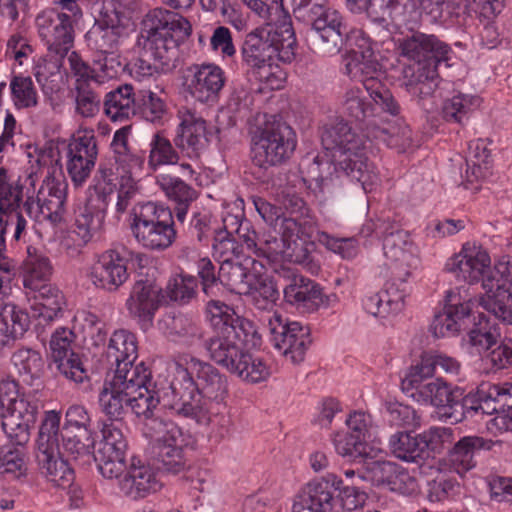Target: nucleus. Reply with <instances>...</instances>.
Returning <instances> with one entry per match:
<instances>
[{"mask_svg":"<svg viewBox=\"0 0 512 512\" xmlns=\"http://www.w3.org/2000/svg\"><path fill=\"white\" fill-rule=\"evenodd\" d=\"M172 401L164 404L176 415L194 419L200 425L210 422L209 403L224 402L229 392L228 377L209 362L195 357L176 362L170 383Z\"/></svg>","mask_w":512,"mask_h":512,"instance_id":"obj_1","label":"nucleus"},{"mask_svg":"<svg viewBox=\"0 0 512 512\" xmlns=\"http://www.w3.org/2000/svg\"><path fill=\"white\" fill-rule=\"evenodd\" d=\"M191 31L190 22L182 15L163 8L150 10L140 24L137 45L141 52L131 64V75L141 81L174 70L178 47Z\"/></svg>","mask_w":512,"mask_h":512,"instance_id":"obj_2","label":"nucleus"},{"mask_svg":"<svg viewBox=\"0 0 512 512\" xmlns=\"http://www.w3.org/2000/svg\"><path fill=\"white\" fill-rule=\"evenodd\" d=\"M295 51L296 38L290 27L281 32L259 27L244 38L242 63L251 78L264 83L269 89H277L282 81L277 60L290 63Z\"/></svg>","mask_w":512,"mask_h":512,"instance_id":"obj_3","label":"nucleus"},{"mask_svg":"<svg viewBox=\"0 0 512 512\" xmlns=\"http://www.w3.org/2000/svg\"><path fill=\"white\" fill-rule=\"evenodd\" d=\"M321 142L326 150L332 152L339 169L351 180L360 183L365 192L371 191L378 183V172L368 161L365 142L347 122L338 120L326 124L321 133Z\"/></svg>","mask_w":512,"mask_h":512,"instance_id":"obj_4","label":"nucleus"},{"mask_svg":"<svg viewBox=\"0 0 512 512\" xmlns=\"http://www.w3.org/2000/svg\"><path fill=\"white\" fill-rule=\"evenodd\" d=\"M348 51L343 58L344 73L352 80L362 82L370 98L395 111L396 99L391 91L378 80L381 65L372 48L371 40L362 30H355L349 37Z\"/></svg>","mask_w":512,"mask_h":512,"instance_id":"obj_5","label":"nucleus"},{"mask_svg":"<svg viewBox=\"0 0 512 512\" xmlns=\"http://www.w3.org/2000/svg\"><path fill=\"white\" fill-rule=\"evenodd\" d=\"M61 415L46 411L36 438V461L40 473L55 487L67 488L74 481V471L63 458L58 439Z\"/></svg>","mask_w":512,"mask_h":512,"instance_id":"obj_6","label":"nucleus"},{"mask_svg":"<svg viewBox=\"0 0 512 512\" xmlns=\"http://www.w3.org/2000/svg\"><path fill=\"white\" fill-rule=\"evenodd\" d=\"M296 145V134L289 125L265 122L251 133L252 161L263 169L281 165L290 159Z\"/></svg>","mask_w":512,"mask_h":512,"instance_id":"obj_7","label":"nucleus"},{"mask_svg":"<svg viewBox=\"0 0 512 512\" xmlns=\"http://www.w3.org/2000/svg\"><path fill=\"white\" fill-rule=\"evenodd\" d=\"M130 227L137 242L150 250H164L176 238L172 212L152 202L142 205L139 213L133 210Z\"/></svg>","mask_w":512,"mask_h":512,"instance_id":"obj_8","label":"nucleus"},{"mask_svg":"<svg viewBox=\"0 0 512 512\" xmlns=\"http://www.w3.org/2000/svg\"><path fill=\"white\" fill-rule=\"evenodd\" d=\"M296 20L311 26L323 54L336 55L344 45H349V37L353 30L347 29L342 15L331 7L328 1L305 12Z\"/></svg>","mask_w":512,"mask_h":512,"instance_id":"obj_9","label":"nucleus"},{"mask_svg":"<svg viewBox=\"0 0 512 512\" xmlns=\"http://www.w3.org/2000/svg\"><path fill=\"white\" fill-rule=\"evenodd\" d=\"M264 322L273 347L292 364L303 362L312 343L310 328L300 322L289 321L278 312L269 315Z\"/></svg>","mask_w":512,"mask_h":512,"instance_id":"obj_10","label":"nucleus"},{"mask_svg":"<svg viewBox=\"0 0 512 512\" xmlns=\"http://www.w3.org/2000/svg\"><path fill=\"white\" fill-rule=\"evenodd\" d=\"M156 434L153 457L158 469L178 474L186 467L184 447L188 444V434L177 424L168 420H154Z\"/></svg>","mask_w":512,"mask_h":512,"instance_id":"obj_11","label":"nucleus"},{"mask_svg":"<svg viewBox=\"0 0 512 512\" xmlns=\"http://www.w3.org/2000/svg\"><path fill=\"white\" fill-rule=\"evenodd\" d=\"M98 157V141L94 129L80 127L65 148V168L75 187L90 178Z\"/></svg>","mask_w":512,"mask_h":512,"instance_id":"obj_12","label":"nucleus"},{"mask_svg":"<svg viewBox=\"0 0 512 512\" xmlns=\"http://www.w3.org/2000/svg\"><path fill=\"white\" fill-rule=\"evenodd\" d=\"M483 289L481 306L495 319L512 324V268L506 263L495 265L484 279Z\"/></svg>","mask_w":512,"mask_h":512,"instance_id":"obj_13","label":"nucleus"},{"mask_svg":"<svg viewBox=\"0 0 512 512\" xmlns=\"http://www.w3.org/2000/svg\"><path fill=\"white\" fill-rule=\"evenodd\" d=\"M420 13L431 23L453 22L461 15L474 12L490 19L500 8L498 0H417Z\"/></svg>","mask_w":512,"mask_h":512,"instance_id":"obj_14","label":"nucleus"},{"mask_svg":"<svg viewBox=\"0 0 512 512\" xmlns=\"http://www.w3.org/2000/svg\"><path fill=\"white\" fill-rule=\"evenodd\" d=\"M129 373L138 374L137 379L133 377L129 380V391L128 394V408H130L137 417H143L148 420L147 424L153 430V421L162 420L155 416V410L159 404L162 403L163 407L170 409L164 404V396L168 394L167 401H172L171 389L163 392L160 395L159 391L151 388V372L145 366L144 362H139L135 369H132Z\"/></svg>","mask_w":512,"mask_h":512,"instance_id":"obj_15","label":"nucleus"},{"mask_svg":"<svg viewBox=\"0 0 512 512\" xmlns=\"http://www.w3.org/2000/svg\"><path fill=\"white\" fill-rule=\"evenodd\" d=\"M398 50L402 57L414 61L415 65H441L451 59L452 50L433 34L413 31L398 40Z\"/></svg>","mask_w":512,"mask_h":512,"instance_id":"obj_16","label":"nucleus"},{"mask_svg":"<svg viewBox=\"0 0 512 512\" xmlns=\"http://www.w3.org/2000/svg\"><path fill=\"white\" fill-rule=\"evenodd\" d=\"M72 14L48 10L38 15L36 25L49 55L65 57L73 46L74 29Z\"/></svg>","mask_w":512,"mask_h":512,"instance_id":"obj_17","label":"nucleus"},{"mask_svg":"<svg viewBox=\"0 0 512 512\" xmlns=\"http://www.w3.org/2000/svg\"><path fill=\"white\" fill-rule=\"evenodd\" d=\"M180 123L173 139L183 158L198 160L208 146V129L206 120L189 108L178 111Z\"/></svg>","mask_w":512,"mask_h":512,"instance_id":"obj_18","label":"nucleus"},{"mask_svg":"<svg viewBox=\"0 0 512 512\" xmlns=\"http://www.w3.org/2000/svg\"><path fill=\"white\" fill-rule=\"evenodd\" d=\"M74 339V332L68 328L54 331L49 343L51 364L66 379L83 384L89 377L79 355L72 350Z\"/></svg>","mask_w":512,"mask_h":512,"instance_id":"obj_19","label":"nucleus"},{"mask_svg":"<svg viewBox=\"0 0 512 512\" xmlns=\"http://www.w3.org/2000/svg\"><path fill=\"white\" fill-rule=\"evenodd\" d=\"M40 408V402L32 395L22 394V399L13 408L0 415V425L9 441L23 446L30 439V430L34 426Z\"/></svg>","mask_w":512,"mask_h":512,"instance_id":"obj_20","label":"nucleus"},{"mask_svg":"<svg viewBox=\"0 0 512 512\" xmlns=\"http://www.w3.org/2000/svg\"><path fill=\"white\" fill-rule=\"evenodd\" d=\"M342 483V479L333 473L311 480L295 496L292 512H331L333 492L339 490Z\"/></svg>","mask_w":512,"mask_h":512,"instance_id":"obj_21","label":"nucleus"},{"mask_svg":"<svg viewBox=\"0 0 512 512\" xmlns=\"http://www.w3.org/2000/svg\"><path fill=\"white\" fill-rule=\"evenodd\" d=\"M184 80L192 98L201 103H214L224 88L226 75L214 63L193 64L186 69Z\"/></svg>","mask_w":512,"mask_h":512,"instance_id":"obj_22","label":"nucleus"},{"mask_svg":"<svg viewBox=\"0 0 512 512\" xmlns=\"http://www.w3.org/2000/svg\"><path fill=\"white\" fill-rule=\"evenodd\" d=\"M447 272L459 281L475 283L484 279L493 270L488 252L475 243H465L460 252L448 259Z\"/></svg>","mask_w":512,"mask_h":512,"instance_id":"obj_23","label":"nucleus"},{"mask_svg":"<svg viewBox=\"0 0 512 512\" xmlns=\"http://www.w3.org/2000/svg\"><path fill=\"white\" fill-rule=\"evenodd\" d=\"M246 343L252 345V340L244 339L242 330L227 326L213 333L205 348L213 362L232 373L246 350Z\"/></svg>","mask_w":512,"mask_h":512,"instance_id":"obj_24","label":"nucleus"},{"mask_svg":"<svg viewBox=\"0 0 512 512\" xmlns=\"http://www.w3.org/2000/svg\"><path fill=\"white\" fill-rule=\"evenodd\" d=\"M455 392L442 378H434L406 395L417 403L434 406L439 420L458 423L460 416L457 415Z\"/></svg>","mask_w":512,"mask_h":512,"instance_id":"obj_25","label":"nucleus"},{"mask_svg":"<svg viewBox=\"0 0 512 512\" xmlns=\"http://www.w3.org/2000/svg\"><path fill=\"white\" fill-rule=\"evenodd\" d=\"M383 253L387 260L388 268L395 279L404 281L416 268L418 259L414 254L413 244L407 232L395 230L386 233L383 238Z\"/></svg>","mask_w":512,"mask_h":512,"instance_id":"obj_26","label":"nucleus"},{"mask_svg":"<svg viewBox=\"0 0 512 512\" xmlns=\"http://www.w3.org/2000/svg\"><path fill=\"white\" fill-rule=\"evenodd\" d=\"M472 301L463 296L459 289L449 290L442 313L437 314L431 324L435 336L455 335L465 329L472 310Z\"/></svg>","mask_w":512,"mask_h":512,"instance_id":"obj_27","label":"nucleus"},{"mask_svg":"<svg viewBox=\"0 0 512 512\" xmlns=\"http://www.w3.org/2000/svg\"><path fill=\"white\" fill-rule=\"evenodd\" d=\"M430 65H414L403 71V84L407 92L425 111L435 106V93L440 83L437 67Z\"/></svg>","mask_w":512,"mask_h":512,"instance_id":"obj_28","label":"nucleus"},{"mask_svg":"<svg viewBox=\"0 0 512 512\" xmlns=\"http://www.w3.org/2000/svg\"><path fill=\"white\" fill-rule=\"evenodd\" d=\"M343 112L356 122L361 124V128L367 137L369 135V124L371 122H382V113H388L392 116H397L400 113V105L396 101L395 111L389 107L374 102L370 97L369 100L363 94V91L358 88L347 89L343 95L342 100Z\"/></svg>","mask_w":512,"mask_h":512,"instance_id":"obj_29","label":"nucleus"},{"mask_svg":"<svg viewBox=\"0 0 512 512\" xmlns=\"http://www.w3.org/2000/svg\"><path fill=\"white\" fill-rule=\"evenodd\" d=\"M138 374L119 370L107 378L99 393V406L110 421H121L128 409L129 380Z\"/></svg>","mask_w":512,"mask_h":512,"instance_id":"obj_30","label":"nucleus"},{"mask_svg":"<svg viewBox=\"0 0 512 512\" xmlns=\"http://www.w3.org/2000/svg\"><path fill=\"white\" fill-rule=\"evenodd\" d=\"M126 260L116 250L102 253L90 267L88 278L92 284L108 292L118 290L128 279Z\"/></svg>","mask_w":512,"mask_h":512,"instance_id":"obj_31","label":"nucleus"},{"mask_svg":"<svg viewBox=\"0 0 512 512\" xmlns=\"http://www.w3.org/2000/svg\"><path fill=\"white\" fill-rule=\"evenodd\" d=\"M117 481L121 493L132 500L145 498L162 486L154 468L135 457L131 458L127 470Z\"/></svg>","mask_w":512,"mask_h":512,"instance_id":"obj_32","label":"nucleus"},{"mask_svg":"<svg viewBox=\"0 0 512 512\" xmlns=\"http://www.w3.org/2000/svg\"><path fill=\"white\" fill-rule=\"evenodd\" d=\"M111 198L112 194L107 193L105 188L95 189V195L90 197L75 220L72 233L77 237L75 241H78L79 245L87 244L101 228Z\"/></svg>","mask_w":512,"mask_h":512,"instance_id":"obj_33","label":"nucleus"},{"mask_svg":"<svg viewBox=\"0 0 512 512\" xmlns=\"http://www.w3.org/2000/svg\"><path fill=\"white\" fill-rule=\"evenodd\" d=\"M358 478L370 482L374 486H385L391 491L403 493L407 485L414 484L415 480L408 472L392 461H368Z\"/></svg>","mask_w":512,"mask_h":512,"instance_id":"obj_34","label":"nucleus"},{"mask_svg":"<svg viewBox=\"0 0 512 512\" xmlns=\"http://www.w3.org/2000/svg\"><path fill=\"white\" fill-rule=\"evenodd\" d=\"M406 281L407 279L404 281L395 279V276L391 274V278L386 282L383 290L366 297L364 300L365 310L369 314L381 318L400 313L404 308L405 297L408 293Z\"/></svg>","mask_w":512,"mask_h":512,"instance_id":"obj_35","label":"nucleus"},{"mask_svg":"<svg viewBox=\"0 0 512 512\" xmlns=\"http://www.w3.org/2000/svg\"><path fill=\"white\" fill-rule=\"evenodd\" d=\"M162 288L150 280L137 281L126 301L129 314L137 318L143 327H148L160 302Z\"/></svg>","mask_w":512,"mask_h":512,"instance_id":"obj_36","label":"nucleus"},{"mask_svg":"<svg viewBox=\"0 0 512 512\" xmlns=\"http://www.w3.org/2000/svg\"><path fill=\"white\" fill-rule=\"evenodd\" d=\"M289 283L283 289L284 299L303 313L316 311L324 296L318 284L299 274L288 275Z\"/></svg>","mask_w":512,"mask_h":512,"instance_id":"obj_37","label":"nucleus"},{"mask_svg":"<svg viewBox=\"0 0 512 512\" xmlns=\"http://www.w3.org/2000/svg\"><path fill=\"white\" fill-rule=\"evenodd\" d=\"M366 0L365 11L368 17L373 21L388 28L390 24H405L413 19L416 13L417 0Z\"/></svg>","mask_w":512,"mask_h":512,"instance_id":"obj_38","label":"nucleus"},{"mask_svg":"<svg viewBox=\"0 0 512 512\" xmlns=\"http://www.w3.org/2000/svg\"><path fill=\"white\" fill-rule=\"evenodd\" d=\"M68 184L63 177L45 176L37 193V207L43 218L52 223L62 220Z\"/></svg>","mask_w":512,"mask_h":512,"instance_id":"obj_39","label":"nucleus"},{"mask_svg":"<svg viewBox=\"0 0 512 512\" xmlns=\"http://www.w3.org/2000/svg\"><path fill=\"white\" fill-rule=\"evenodd\" d=\"M207 312L211 315L210 321L213 327V333L227 326L235 327L242 330L244 339L252 340V346L260 345L261 336L254 323L249 319L238 316L234 310L224 302L211 299L207 303Z\"/></svg>","mask_w":512,"mask_h":512,"instance_id":"obj_40","label":"nucleus"},{"mask_svg":"<svg viewBox=\"0 0 512 512\" xmlns=\"http://www.w3.org/2000/svg\"><path fill=\"white\" fill-rule=\"evenodd\" d=\"M138 357L136 336L128 330H116L110 337L106 348V359L111 365H115V371H131L138 365L135 361Z\"/></svg>","mask_w":512,"mask_h":512,"instance_id":"obj_41","label":"nucleus"},{"mask_svg":"<svg viewBox=\"0 0 512 512\" xmlns=\"http://www.w3.org/2000/svg\"><path fill=\"white\" fill-rule=\"evenodd\" d=\"M156 184L166 197L175 203L174 214L177 222L185 226L187 212L197 199V191L180 177L167 173L156 176Z\"/></svg>","mask_w":512,"mask_h":512,"instance_id":"obj_42","label":"nucleus"},{"mask_svg":"<svg viewBox=\"0 0 512 512\" xmlns=\"http://www.w3.org/2000/svg\"><path fill=\"white\" fill-rule=\"evenodd\" d=\"M131 128L129 126L118 129L111 142V150L115 164L122 169L123 173L128 174L127 177H132L134 174H141L145 165H147V158L145 151L137 150L129 146L128 140Z\"/></svg>","mask_w":512,"mask_h":512,"instance_id":"obj_43","label":"nucleus"},{"mask_svg":"<svg viewBox=\"0 0 512 512\" xmlns=\"http://www.w3.org/2000/svg\"><path fill=\"white\" fill-rule=\"evenodd\" d=\"M492 447V440H486L479 436H465L457 441L449 451L448 465L451 470L463 476L476 466V453L481 450H490Z\"/></svg>","mask_w":512,"mask_h":512,"instance_id":"obj_44","label":"nucleus"},{"mask_svg":"<svg viewBox=\"0 0 512 512\" xmlns=\"http://www.w3.org/2000/svg\"><path fill=\"white\" fill-rule=\"evenodd\" d=\"M26 295L34 299L31 308L35 316L46 322H52L63 314L66 305L63 293L53 284L47 283L26 291Z\"/></svg>","mask_w":512,"mask_h":512,"instance_id":"obj_45","label":"nucleus"},{"mask_svg":"<svg viewBox=\"0 0 512 512\" xmlns=\"http://www.w3.org/2000/svg\"><path fill=\"white\" fill-rule=\"evenodd\" d=\"M366 138L381 142L399 152H405L413 146L411 129L399 120L393 124L385 122L383 118L382 122H371L369 124V135Z\"/></svg>","mask_w":512,"mask_h":512,"instance_id":"obj_46","label":"nucleus"},{"mask_svg":"<svg viewBox=\"0 0 512 512\" xmlns=\"http://www.w3.org/2000/svg\"><path fill=\"white\" fill-rule=\"evenodd\" d=\"M159 330L170 340L192 344L202 339V328L183 314L167 313L158 321Z\"/></svg>","mask_w":512,"mask_h":512,"instance_id":"obj_47","label":"nucleus"},{"mask_svg":"<svg viewBox=\"0 0 512 512\" xmlns=\"http://www.w3.org/2000/svg\"><path fill=\"white\" fill-rule=\"evenodd\" d=\"M52 272L49 257L43 251L28 246L27 257L23 262V285L26 291L49 283Z\"/></svg>","mask_w":512,"mask_h":512,"instance_id":"obj_48","label":"nucleus"},{"mask_svg":"<svg viewBox=\"0 0 512 512\" xmlns=\"http://www.w3.org/2000/svg\"><path fill=\"white\" fill-rule=\"evenodd\" d=\"M30 326L28 313L13 303L0 305V343L22 337Z\"/></svg>","mask_w":512,"mask_h":512,"instance_id":"obj_49","label":"nucleus"},{"mask_svg":"<svg viewBox=\"0 0 512 512\" xmlns=\"http://www.w3.org/2000/svg\"><path fill=\"white\" fill-rule=\"evenodd\" d=\"M183 158L180 150L160 132L152 134L148 144L147 170L156 172L162 166L177 165Z\"/></svg>","mask_w":512,"mask_h":512,"instance_id":"obj_50","label":"nucleus"},{"mask_svg":"<svg viewBox=\"0 0 512 512\" xmlns=\"http://www.w3.org/2000/svg\"><path fill=\"white\" fill-rule=\"evenodd\" d=\"M104 112L112 121L128 120L136 113V100L131 85L125 84L106 94Z\"/></svg>","mask_w":512,"mask_h":512,"instance_id":"obj_51","label":"nucleus"},{"mask_svg":"<svg viewBox=\"0 0 512 512\" xmlns=\"http://www.w3.org/2000/svg\"><path fill=\"white\" fill-rule=\"evenodd\" d=\"M480 105L478 96L458 92L443 101L441 116L448 123L465 125Z\"/></svg>","mask_w":512,"mask_h":512,"instance_id":"obj_52","label":"nucleus"},{"mask_svg":"<svg viewBox=\"0 0 512 512\" xmlns=\"http://www.w3.org/2000/svg\"><path fill=\"white\" fill-rule=\"evenodd\" d=\"M422 434H412L407 431H398L389 438V448L392 454L403 461L415 462L423 460L425 456Z\"/></svg>","mask_w":512,"mask_h":512,"instance_id":"obj_53","label":"nucleus"},{"mask_svg":"<svg viewBox=\"0 0 512 512\" xmlns=\"http://www.w3.org/2000/svg\"><path fill=\"white\" fill-rule=\"evenodd\" d=\"M254 275L239 262L221 264V286H226L230 291L244 295L250 291Z\"/></svg>","mask_w":512,"mask_h":512,"instance_id":"obj_54","label":"nucleus"},{"mask_svg":"<svg viewBox=\"0 0 512 512\" xmlns=\"http://www.w3.org/2000/svg\"><path fill=\"white\" fill-rule=\"evenodd\" d=\"M59 55L40 57L33 67V75L40 85L44 94H52L57 89L56 78L58 77L62 60Z\"/></svg>","mask_w":512,"mask_h":512,"instance_id":"obj_55","label":"nucleus"},{"mask_svg":"<svg viewBox=\"0 0 512 512\" xmlns=\"http://www.w3.org/2000/svg\"><path fill=\"white\" fill-rule=\"evenodd\" d=\"M29 164L31 168L30 176L46 170V176L52 175L62 169L60 151L57 146L46 144L41 148H35L33 152H29Z\"/></svg>","mask_w":512,"mask_h":512,"instance_id":"obj_56","label":"nucleus"},{"mask_svg":"<svg viewBox=\"0 0 512 512\" xmlns=\"http://www.w3.org/2000/svg\"><path fill=\"white\" fill-rule=\"evenodd\" d=\"M127 451L124 450H97L94 460L99 473L106 479L118 480L129 466L126 461Z\"/></svg>","mask_w":512,"mask_h":512,"instance_id":"obj_57","label":"nucleus"},{"mask_svg":"<svg viewBox=\"0 0 512 512\" xmlns=\"http://www.w3.org/2000/svg\"><path fill=\"white\" fill-rule=\"evenodd\" d=\"M72 95L77 116L91 119L99 114L102 99L100 93L96 90V86L79 84V86H74Z\"/></svg>","mask_w":512,"mask_h":512,"instance_id":"obj_58","label":"nucleus"},{"mask_svg":"<svg viewBox=\"0 0 512 512\" xmlns=\"http://www.w3.org/2000/svg\"><path fill=\"white\" fill-rule=\"evenodd\" d=\"M295 248L283 238L274 235H264L259 238L256 249L250 256L262 258L268 263L277 262L284 258H292Z\"/></svg>","mask_w":512,"mask_h":512,"instance_id":"obj_59","label":"nucleus"},{"mask_svg":"<svg viewBox=\"0 0 512 512\" xmlns=\"http://www.w3.org/2000/svg\"><path fill=\"white\" fill-rule=\"evenodd\" d=\"M58 439L61 451L77 457L89 452V447L93 443L89 429L75 430L69 426L59 427Z\"/></svg>","mask_w":512,"mask_h":512,"instance_id":"obj_60","label":"nucleus"},{"mask_svg":"<svg viewBox=\"0 0 512 512\" xmlns=\"http://www.w3.org/2000/svg\"><path fill=\"white\" fill-rule=\"evenodd\" d=\"M231 374L250 383H259L270 376V368L262 358L253 356L246 349Z\"/></svg>","mask_w":512,"mask_h":512,"instance_id":"obj_61","label":"nucleus"},{"mask_svg":"<svg viewBox=\"0 0 512 512\" xmlns=\"http://www.w3.org/2000/svg\"><path fill=\"white\" fill-rule=\"evenodd\" d=\"M435 368L430 353H423L420 360L410 366L401 382L402 390L405 394L410 393L421 385L433 380Z\"/></svg>","mask_w":512,"mask_h":512,"instance_id":"obj_62","label":"nucleus"},{"mask_svg":"<svg viewBox=\"0 0 512 512\" xmlns=\"http://www.w3.org/2000/svg\"><path fill=\"white\" fill-rule=\"evenodd\" d=\"M501 338L499 326L490 318L480 316L478 323L469 332L471 345L478 348V351H489Z\"/></svg>","mask_w":512,"mask_h":512,"instance_id":"obj_63","label":"nucleus"},{"mask_svg":"<svg viewBox=\"0 0 512 512\" xmlns=\"http://www.w3.org/2000/svg\"><path fill=\"white\" fill-rule=\"evenodd\" d=\"M12 362L25 380L39 379L45 370V362L40 352L31 348H20L12 355Z\"/></svg>","mask_w":512,"mask_h":512,"instance_id":"obj_64","label":"nucleus"}]
</instances>
